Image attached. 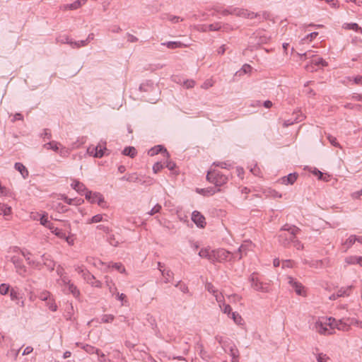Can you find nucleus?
Here are the masks:
<instances>
[{
    "mask_svg": "<svg viewBox=\"0 0 362 362\" xmlns=\"http://www.w3.org/2000/svg\"><path fill=\"white\" fill-rule=\"evenodd\" d=\"M281 231L283 233L279 235V241L284 246H287L291 243H294L296 240V235L300 231V229L295 226L285 224L281 228Z\"/></svg>",
    "mask_w": 362,
    "mask_h": 362,
    "instance_id": "obj_1",
    "label": "nucleus"
},
{
    "mask_svg": "<svg viewBox=\"0 0 362 362\" xmlns=\"http://www.w3.org/2000/svg\"><path fill=\"white\" fill-rule=\"evenodd\" d=\"M334 322L335 319L333 317L319 319L315 324L316 331L320 334H331L334 329Z\"/></svg>",
    "mask_w": 362,
    "mask_h": 362,
    "instance_id": "obj_2",
    "label": "nucleus"
},
{
    "mask_svg": "<svg viewBox=\"0 0 362 362\" xmlns=\"http://www.w3.org/2000/svg\"><path fill=\"white\" fill-rule=\"evenodd\" d=\"M250 287L255 291L262 293H268L270 291L269 283L264 282L259 275L256 273H253L250 276Z\"/></svg>",
    "mask_w": 362,
    "mask_h": 362,
    "instance_id": "obj_3",
    "label": "nucleus"
},
{
    "mask_svg": "<svg viewBox=\"0 0 362 362\" xmlns=\"http://www.w3.org/2000/svg\"><path fill=\"white\" fill-rule=\"evenodd\" d=\"M206 179L211 183H214L216 187H220L226 183L228 177L218 171L209 172L206 175Z\"/></svg>",
    "mask_w": 362,
    "mask_h": 362,
    "instance_id": "obj_4",
    "label": "nucleus"
},
{
    "mask_svg": "<svg viewBox=\"0 0 362 362\" xmlns=\"http://www.w3.org/2000/svg\"><path fill=\"white\" fill-rule=\"evenodd\" d=\"M85 197L91 204L97 203L98 206L103 208L106 207V202L103 196L100 192L87 191L85 194Z\"/></svg>",
    "mask_w": 362,
    "mask_h": 362,
    "instance_id": "obj_5",
    "label": "nucleus"
},
{
    "mask_svg": "<svg viewBox=\"0 0 362 362\" xmlns=\"http://www.w3.org/2000/svg\"><path fill=\"white\" fill-rule=\"evenodd\" d=\"M213 255V262H222L224 260L230 259L233 257V255L224 249L214 250Z\"/></svg>",
    "mask_w": 362,
    "mask_h": 362,
    "instance_id": "obj_6",
    "label": "nucleus"
},
{
    "mask_svg": "<svg viewBox=\"0 0 362 362\" xmlns=\"http://www.w3.org/2000/svg\"><path fill=\"white\" fill-rule=\"evenodd\" d=\"M325 66H327V63L322 58L316 57L311 60L310 64L305 66V69L308 71L313 72L316 71L318 67Z\"/></svg>",
    "mask_w": 362,
    "mask_h": 362,
    "instance_id": "obj_7",
    "label": "nucleus"
},
{
    "mask_svg": "<svg viewBox=\"0 0 362 362\" xmlns=\"http://www.w3.org/2000/svg\"><path fill=\"white\" fill-rule=\"evenodd\" d=\"M11 262L13 264L16 272L21 276H24L26 272V267L23 264V260L16 255H13L10 258Z\"/></svg>",
    "mask_w": 362,
    "mask_h": 362,
    "instance_id": "obj_8",
    "label": "nucleus"
},
{
    "mask_svg": "<svg viewBox=\"0 0 362 362\" xmlns=\"http://www.w3.org/2000/svg\"><path fill=\"white\" fill-rule=\"evenodd\" d=\"M205 289L211 293L214 297L218 303H222L224 297L221 293H219L218 289L210 282H206L205 284Z\"/></svg>",
    "mask_w": 362,
    "mask_h": 362,
    "instance_id": "obj_9",
    "label": "nucleus"
},
{
    "mask_svg": "<svg viewBox=\"0 0 362 362\" xmlns=\"http://www.w3.org/2000/svg\"><path fill=\"white\" fill-rule=\"evenodd\" d=\"M106 148L101 146L98 145L96 146H90L87 149V153L90 156H93L95 158H101L104 155V150H105Z\"/></svg>",
    "mask_w": 362,
    "mask_h": 362,
    "instance_id": "obj_10",
    "label": "nucleus"
},
{
    "mask_svg": "<svg viewBox=\"0 0 362 362\" xmlns=\"http://www.w3.org/2000/svg\"><path fill=\"white\" fill-rule=\"evenodd\" d=\"M288 283L295 289V291L298 295H304V288L301 283L297 281L295 279L291 276H288Z\"/></svg>",
    "mask_w": 362,
    "mask_h": 362,
    "instance_id": "obj_11",
    "label": "nucleus"
},
{
    "mask_svg": "<svg viewBox=\"0 0 362 362\" xmlns=\"http://www.w3.org/2000/svg\"><path fill=\"white\" fill-rule=\"evenodd\" d=\"M192 220L199 228H204L205 226V218L197 211H194L192 213Z\"/></svg>",
    "mask_w": 362,
    "mask_h": 362,
    "instance_id": "obj_12",
    "label": "nucleus"
},
{
    "mask_svg": "<svg viewBox=\"0 0 362 362\" xmlns=\"http://www.w3.org/2000/svg\"><path fill=\"white\" fill-rule=\"evenodd\" d=\"M71 186L74 189H75L77 192L81 194H83V193L85 194L87 191H89L83 183L76 180H74L72 182Z\"/></svg>",
    "mask_w": 362,
    "mask_h": 362,
    "instance_id": "obj_13",
    "label": "nucleus"
},
{
    "mask_svg": "<svg viewBox=\"0 0 362 362\" xmlns=\"http://www.w3.org/2000/svg\"><path fill=\"white\" fill-rule=\"evenodd\" d=\"M163 152L164 156L167 158L169 157V153L167 151L165 148H163V147L160 145H158L154 146L153 148H151L148 153L150 156H153L155 155H157L158 153Z\"/></svg>",
    "mask_w": 362,
    "mask_h": 362,
    "instance_id": "obj_14",
    "label": "nucleus"
},
{
    "mask_svg": "<svg viewBox=\"0 0 362 362\" xmlns=\"http://www.w3.org/2000/svg\"><path fill=\"white\" fill-rule=\"evenodd\" d=\"M214 250H211L210 248H202L200 250L199 255L202 258H206L210 260L211 262H213Z\"/></svg>",
    "mask_w": 362,
    "mask_h": 362,
    "instance_id": "obj_15",
    "label": "nucleus"
},
{
    "mask_svg": "<svg viewBox=\"0 0 362 362\" xmlns=\"http://www.w3.org/2000/svg\"><path fill=\"white\" fill-rule=\"evenodd\" d=\"M196 28L198 30L206 31L209 30H218L221 28L219 24H198Z\"/></svg>",
    "mask_w": 362,
    "mask_h": 362,
    "instance_id": "obj_16",
    "label": "nucleus"
},
{
    "mask_svg": "<svg viewBox=\"0 0 362 362\" xmlns=\"http://www.w3.org/2000/svg\"><path fill=\"white\" fill-rule=\"evenodd\" d=\"M337 328L339 330H341L344 332H347L350 329V325L349 322H344L343 320H340L339 321H337L335 320V322H334V329Z\"/></svg>",
    "mask_w": 362,
    "mask_h": 362,
    "instance_id": "obj_17",
    "label": "nucleus"
},
{
    "mask_svg": "<svg viewBox=\"0 0 362 362\" xmlns=\"http://www.w3.org/2000/svg\"><path fill=\"white\" fill-rule=\"evenodd\" d=\"M345 262L348 264H359L362 267V257L349 256L345 258Z\"/></svg>",
    "mask_w": 362,
    "mask_h": 362,
    "instance_id": "obj_18",
    "label": "nucleus"
},
{
    "mask_svg": "<svg viewBox=\"0 0 362 362\" xmlns=\"http://www.w3.org/2000/svg\"><path fill=\"white\" fill-rule=\"evenodd\" d=\"M44 264L51 271L54 270L55 262L51 259L49 255H43L42 256Z\"/></svg>",
    "mask_w": 362,
    "mask_h": 362,
    "instance_id": "obj_19",
    "label": "nucleus"
},
{
    "mask_svg": "<svg viewBox=\"0 0 362 362\" xmlns=\"http://www.w3.org/2000/svg\"><path fill=\"white\" fill-rule=\"evenodd\" d=\"M160 272H161L162 276L165 279L164 282L165 284L169 283L173 279L174 274L170 269H160Z\"/></svg>",
    "mask_w": 362,
    "mask_h": 362,
    "instance_id": "obj_20",
    "label": "nucleus"
},
{
    "mask_svg": "<svg viewBox=\"0 0 362 362\" xmlns=\"http://www.w3.org/2000/svg\"><path fill=\"white\" fill-rule=\"evenodd\" d=\"M298 175L296 173H291L287 176L282 177V183L284 185L293 184L296 180Z\"/></svg>",
    "mask_w": 362,
    "mask_h": 362,
    "instance_id": "obj_21",
    "label": "nucleus"
},
{
    "mask_svg": "<svg viewBox=\"0 0 362 362\" xmlns=\"http://www.w3.org/2000/svg\"><path fill=\"white\" fill-rule=\"evenodd\" d=\"M15 169L20 172L23 177L25 179L28 176V171L25 165H23L21 163H16Z\"/></svg>",
    "mask_w": 362,
    "mask_h": 362,
    "instance_id": "obj_22",
    "label": "nucleus"
},
{
    "mask_svg": "<svg viewBox=\"0 0 362 362\" xmlns=\"http://www.w3.org/2000/svg\"><path fill=\"white\" fill-rule=\"evenodd\" d=\"M218 305L223 313L227 314L228 317H230L233 313L232 308L229 305L224 303V300L222 301V303H218Z\"/></svg>",
    "mask_w": 362,
    "mask_h": 362,
    "instance_id": "obj_23",
    "label": "nucleus"
},
{
    "mask_svg": "<svg viewBox=\"0 0 362 362\" xmlns=\"http://www.w3.org/2000/svg\"><path fill=\"white\" fill-rule=\"evenodd\" d=\"M21 254L25 258V260L28 264L32 266H37V263L30 259V256L31 253L29 251L23 249V250H21Z\"/></svg>",
    "mask_w": 362,
    "mask_h": 362,
    "instance_id": "obj_24",
    "label": "nucleus"
},
{
    "mask_svg": "<svg viewBox=\"0 0 362 362\" xmlns=\"http://www.w3.org/2000/svg\"><path fill=\"white\" fill-rule=\"evenodd\" d=\"M219 190H220L219 189H217V191H219ZM197 191L198 193L203 194L204 196L212 195L216 192V189L214 187L206 188V189H197Z\"/></svg>",
    "mask_w": 362,
    "mask_h": 362,
    "instance_id": "obj_25",
    "label": "nucleus"
},
{
    "mask_svg": "<svg viewBox=\"0 0 362 362\" xmlns=\"http://www.w3.org/2000/svg\"><path fill=\"white\" fill-rule=\"evenodd\" d=\"M136 148L133 146L126 147L122 151L124 156H129L130 158H134L136 155Z\"/></svg>",
    "mask_w": 362,
    "mask_h": 362,
    "instance_id": "obj_26",
    "label": "nucleus"
},
{
    "mask_svg": "<svg viewBox=\"0 0 362 362\" xmlns=\"http://www.w3.org/2000/svg\"><path fill=\"white\" fill-rule=\"evenodd\" d=\"M103 221V214H97L93 216L92 218L86 220L87 224L91 223H97Z\"/></svg>",
    "mask_w": 362,
    "mask_h": 362,
    "instance_id": "obj_27",
    "label": "nucleus"
},
{
    "mask_svg": "<svg viewBox=\"0 0 362 362\" xmlns=\"http://www.w3.org/2000/svg\"><path fill=\"white\" fill-rule=\"evenodd\" d=\"M11 214V207L4 204L0 203V214L5 216H9Z\"/></svg>",
    "mask_w": 362,
    "mask_h": 362,
    "instance_id": "obj_28",
    "label": "nucleus"
},
{
    "mask_svg": "<svg viewBox=\"0 0 362 362\" xmlns=\"http://www.w3.org/2000/svg\"><path fill=\"white\" fill-rule=\"evenodd\" d=\"M352 286H347L346 288H341L340 289H339L337 292V296H339V297H342V296H349V291L351 289Z\"/></svg>",
    "mask_w": 362,
    "mask_h": 362,
    "instance_id": "obj_29",
    "label": "nucleus"
},
{
    "mask_svg": "<svg viewBox=\"0 0 362 362\" xmlns=\"http://www.w3.org/2000/svg\"><path fill=\"white\" fill-rule=\"evenodd\" d=\"M80 7H81L80 1H74L72 4L64 5L62 8H63V10L66 11V10H75Z\"/></svg>",
    "mask_w": 362,
    "mask_h": 362,
    "instance_id": "obj_30",
    "label": "nucleus"
},
{
    "mask_svg": "<svg viewBox=\"0 0 362 362\" xmlns=\"http://www.w3.org/2000/svg\"><path fill=\"white\" fill-rule=\"evenodd\" d=\"M357 240V236L356 235H350L344 243V245H346V248H350Z\"/></svg>",
    "mask_w": 362,
    "mask_h": 362,
    "instance_id": "obj_31",
    "label": "nucleus"
},
{
    "mask_svg": "<svg viewBox=\"0 0 362 362\" xmlns=\"http://www.w3.org/2000/svg\"><path fill=\"white\" fill-rule=\"evenodd\" d=\"M162 45L166 46L169 49H175L177 47H180L182 46V43L180 42H163L161 44Z\"/></svg>",
    "mask_w": 362,
    "mask_h": 362,
    "instance_id": "obj_32",
    "label": "nucleus"
},
{
    "mask_svg": "<svg viewBox=\"0 0 362 362\" xmlns=\"http://www.w3.org/2000/svg\"><path fill=\"white\" fill-rule=\"evenodd\" d=\"M58 145H59V143H57L56 141H51V142L45 144L44 146L47 149H52L54 151H57L59 149Z\"/></svg>",
    "mask_w": 362,
    "mask_h": 362,
    "instance_id": "obj_33",
    "label": "nucleus"
},
{
    "mask_svg": "<svg viewBox=\"0 0 362 362\" xmlns=\"http://www.w3.org/2000/svg\"><path fill=\"white\" fill-rule=\"evenodd\" d=\"M84 350L88 353V354H100V349L95 348L94 346H92L90 345H86L83 346Z\"/></svg>",
    "mask_w": 362,
    "mask_h": 362,
    "instance_id": "obj_34",
    "label": "nucleus"
},
{
    "mask_svg": "<svg viewBox=\"0 0 362 362\" xmlns=\"http://www.w3.org/2000/svg\"><path fill=\"white\" fill-rule=\"evenodd\" d=\"M162 209L161 205L159 204H156L148 213L147 214L150 216L155 215L156 214L160 213Z\"/></svg>",
    "mask_w": 362,
    "mask_h": 362,
    "instance_id": "obj_35",
    "label": "nucleus"
},
{
    "mask_svg": "<svg viewBox=\"0 0 362 362\" xmlns=\"http://www.w3.org/2000/svg\"><path fill=\"white\" fill-rule=\"evenodd\" d=\"M318 35L317 32H312L308 34L305 37L301 40L302 43H305L306 41L311 42L314 38H315Z\"/></svg>",
    "mask_w": 362,
    "mask_h": 362,
    "instance_id": "obj_36",
    "label": "nucleus"
},
{
    "mask_svg": "<svg viewBox=\"0 0 362 362\" xmlns=\"http://www.w3.org/2000/svg\"><path fill=\"white\" fill-rule=\"evenodd\" d=\"M230 317L233 320V321L235 324H237V325L242 324L243 319H242L241 316L238 313H236V312L232 313Z\"/></svg>",
    "mask_w": 362,
    "mask_h": 362,
    "instance_id": "obj_37",
    "label": "nucleus"
},
{
    "mask_svg": "<svg viewBox=\"0 0 362 362\" xmlns=\"http://www.w3.org/2000/svg\"><path fill=\"white\" fill-rule=\"evenodd\" d=\"M248 70H249V65L246 64H244L243 68L240 70L236 71V73L234 75V78H235L237 76H240L243 74H247Z\"/></svg>",
    "mask_w": 362,
    "mask_h": 362,
    "instance_id": "obj_38",
    "label": "nucleus"
},
{
    "mask_svg": "<svg viewBox=\"0 0 362 362\" xmlns=\"http://www.w3.org/2000/svg\"><path fill=\"white\" fill-rule=\"evenodd\" d=\"M69 291L73 294L74 296L77 297L79 295V291L73 284H69L67 286Z\"/></svg>",
    "mask_w": 362,
    "mask_h": 362,
    "instance_id": "obj_39",
    "label": "nucleus"
},
{
    "mask_svg": "<svg viewBox=\"0 0 362 362\" xmlns=\"http://www.w3.org/2000/svg\"><path fill=\"white\" fill-rule=\"evenodd\" d=\"M346 30H353L356 32L361 31L362 33V28L358 26V24H345L344 27Z\"/></svg>",
    "mask_w": 362,
    "mask_h": 362,
    "instance_id": "obj_40",
    "label": "nucleus"
},
{
    "mask_svg": "<svg viewBox=\"0 0 362 362\" xmlns=\"http://www.w3.org/2000/svg\"><path fill=\"white\" fill-rule=\"evenodd\" d=\"M327 139L329 140V141L330 142V144L335 146V147H338V148H341V145L339 144V142H337V138L330 135V134H328L327 136Z\"/></svg>",
    "mask_w": 362,
    "mask_h": 362,
    "instance_id": "obj_41",
    "label": "nucleus"
},
{
    "mask_svg": "<svg viewBox=\"0 0 362 362\" xmlns=\"http://www.w3.org/2000/svg\"><path fill=\"white\" fill-rule=\"evenodd\" d=\"M39 298L43 301H47L50 299V293L47 291H44L39 294Z\"/></svg>",
    "mask_w": 362,
    "mask_h": 362,
    "instance_id": "obj_42",
    "label": "nucleus"
},
{
    "mask_svg": "<svg viewBox=\"0 0 362 362\" xmlns=\"http://www.w3.org/2000/svg\"><path fill=\"white\" fill-rule=\"evenodd\" d=\"M115 317L112 315H103L101 317V322L103 323L112 322Z\"/></svg>",
    "mask_w": 362,
    "mask_h": 362,
    "instance_id": "obj_43",
    "label": "nucleus"
},
{
    "mask_svg": "<svg viewBox=\"0 0 362 362\" xmlns=\"http://www.w3.org/2000/svg\"><path fill=\"white\" fill-rule=\"evenodd\" d=\"M47 305L52 311H56L57 310V305L54 303L53 299H49L47 301Z\"/></svg>",
    "mask_w": 362,
    "mask_h": 362,
    "instance_id": "obj_44",
    "label": "nucleus"
},
{
    "mask_svg": "<svg viewBox=\"0 0 362 362\" xmlns=\"http://www.w3.org/2000/svg\"><path fill=\"white\" fill-rule=\"evenodd\" d=\"M9 285L6 284H1L0 285V293L1 295H6L8 293V291H9Z\"/></svg>",
    "mask_w": 362,
    "mask_h": 362,
    "instance_id": "obj_45",
    "label": "nucleus"
},
{
    "mask_svg": "<svg viewBox=\"0 0 362 362\" xmlns=\"http://www.w3.org/2000/svg\"><path fill=\"white\" fill-rule=\"evenodd\" d=\"M194 85H195V81L192 79H187L183 81V86L186 88H192L194 86Z\"/></svg>",
    "mask_w": 362,
    "mask_h": 362,
    "instance_id": "obj_46",
    "label": "nucleus"
},
{
    "mask_svg": "<svg viewBox=\"0 0 362 362\" xmlns=\"http://www.w3.org/2000/svg\"><path fill=\"white\" fill-rule=\"evenodd\" d=\"M107 240L112 246L117 247L119 245V241L115 240L114 235H110Z\"/></svg>",
    "mask_w": 362,
    "mask_h": 362,
    "instance_id": "obj_47",
    "label": "nucleus"
},
{
    "mask_svg": "<svg viewBox=\"0 0 362 362\" xmlns=\"http://www.w3.org/2000/svg\"><path fill=\"white\" fill-rule=\"evenodd\" d=\"M300 121H301V119H298V118H297V117L294 120H292V119L284 120L283 122V126H284V127H288V126H290L294 123L300 122Z\"/></svg>",
    "mask_w": 362,
    "mask_h": 362,
    "instance_id": "obj_48",
    "label": "nucleus"
},
{
    "mask_svg": "<svg viewBox=\"0 0 362 362\" xmlns=\"http://www.w3.org/2000/svg\"><path fill=\"white\" fill-rule=\"evenodd\" d=\"M329 358L325 354L320 353L317 356V362H327Z\"/></svg>",
    "mask_w": 362,
    "mask_h": 362,
    "instance_id": "obj_49",
    "label": "nucleus"
},
{
    "mask_svg": "<svg viewBox=\"0 0 362 362\" xmlns=\"http://www.w3.org/2000/svg\"><path fill=\"white\" fill-rule=\"evenodd\" d=\"M213 86H214L213 80L207 79L203 83V84L202 85L201 87H202V88H204V89H208Z\"/></svg>",
    "mask_w": 362,
    "mask_h": 362,
    "instance_id": "obj_50",
    "label": "nucleus"
},
{
    "mask_svg": "<svg viewBox=\"0 0 362 362\" xmlns=\"http://www.w3.org/2000/svg\"><path fill=\"white\" fill-rule=\"evenodd\" d=\"M52 233H54L57 237L60 238H65L66 234L63 230L58 229L57 228H54V230H52Z\"/></svg>",
    "mask_w": 362,
    "mask_h": 362,
    "instance_id": "obj_51",
    "label": "nucleus"
},
{
    "mask_svg": "<svg viewBox=\"0 0 362 362\" xmlns=\"http://www.w3.org/2000/svg\"><path fill=\"white\" fill-rule=\"evenodd\" d=\"M88 45V42L86 40H81V41H78V42H73V46L72 47L73 48L74 47H84L86 45Z\"/></svg>",
    "mask_w": 362,
    "mask_h": 362,
    "instance_id": "obj_52",
    "label": "nucleus"
},
{
    "mask_svg": "<svg viewBox=\"0 0 362 362\" xmlns=\"http://www.w3.org/2000/svg\"><path fill=\"white\" fill-rule=\"evenodd\" d=\"M294 262L293 260L291 259H286L283 261L282 263V268H292L293 267Z\"/></svg>",
    "mask_w": 362,
    "mask_h": 362,
    "instance_id": "obj_53",
    "label": "nucleus"
},
{
    "mask_svg": "<svg viewBox=\"0 0 362 362\" xmlns=\"http://www.w3.org/2000/svg\"><path fill=\"white\" fill-rule=\"evenodd\" d=\"M98 356V361L100 362H111L110 359H108L105 354H104L100 350V354H97Z\"/></svg>",
    "mask_w": 362,
    "mask_h": 362,
    "instance_id": "obj_54",
    "label": "nucleus"
},
{
    "mask_svg": "<svg viewBox=\"0 0 362 362\" xmlns=\"http://www.w3.org/2000/svg\"><path fill=\"white\" fill-rule=\"evenodd\" d=\"M348 321L349 322V323L350 326L355 325V326H358L361 328L362 321H359L356 318L348 319Z\"/></svg>",
    "mask_w": 362,
    "mask_h": 362,
    "instance_id": "obj_55",
    "label": "nucleus"
},
{
    "mask_svg": "<svg viewBox=\"0 0 362 362\" xmlns=\"http://www.w3.org/2000/svg\"><path fill=\"white\" fill-rule=\"evenodd\" d=\"M214 165L216 166H218L221 168H229L231 166V164L228 162H218V163H214Z\"/></svg>",
    "mask_w": 362,
    "mask_h": 362,
    "instance_id": "obj_56",
    "label": "nucleus"
},
{
    "mask_svg": "<svg viewBox=\"0 0 362 362\" xmlns=\"http://www.w3.org/2000/svg\"><path fill=\"white\" fill-rule=\"evenodd\" d=\"M112 267L119 272L123 273L125 272V269L121 263H115L112 264Z\"/></svg>",
    "mask_w": 362,
    "mask_h": 362,
    "instance_id": "obj_57",
    "label": "nucleus"
},
{
    "mask_svg": "<svg viewBox=\"0 0 362 362\" xmlns=\"http://www.w3.org/2000/svg\"><path fill=\"white\" fill-rule=\"evenodd\" d=\"M163 165L159 162L156 163L153 166V170L155 173H158L161 169H163Z\"/></svg>",
    "mask_w": 362,
    "mask_h": 362,
    "instance_id": "obj_58",
    "label": "nucleus"
},
{
    "mask_svg": "<svg viewBox=\"0 0 362 362\" xmlns=\"http://www.w3.org/2000/svg\"><path fill=\"white\" fill-rule=\"evenodd\" d=\"M59 42L61 43H66L69 44L71 47L73 46V41L70 40L68 37H63L61 39L58 40Z\"/></svg>",
    "mask_w": 362,
    "mask_h": 362,
    "instance_id": "obj_59",
    "label": "nucleus"
},
{
    "mask_svg": "<svg viewBox=\"0 0 362 362\" xmlns=\"http://www.w3.org/2000/svg\"><path fill=\"white\" fill-rule=\"evenodd\" d=\"M10 297L12 300H15L18 298V293L13 288L10 291Z\"/></svg>",
    "mask_w": 362,
    "mask_h": 362,
    "instance_id": "obj_60",
    "label": "nucleus"
},
{
    "mask_svg": "<svg viewBox=\"0 0 362 362\" xmlns=\"http://www.w3.org/2000/svg\"><path fill=\"white\" fill-rule=\"evenodd\" d=\"M250 173H252L254 175L261 177L262 175V173L259 168L255 167L254 168H250Z\"/></svg>",
    "mask_w": 362,
    "mask_h": 362,
    "instance_id": "obj_61",
    "label": "nucleus"
},
{
    "mask_svg": "<svg viewBox=\"0 0 362 362\" xmlns=\"http://www.w3.org/2000/svg\"><path fill=\"white\" fill-rule=\"evenodd\" d=\"M23 117L21 113H16L13 115V117L11 119V122H15L16 120H23Z\"/></svg>",
    "mask_w": 362,
    "mask_h": 362,
    "instance_id": "obj_62",
    "label": "nucleus"
},
{
    "mask_svg": "<svg viewBox=\"0 0 362 362\" xmlns=\"http://www.w3.org/2000/svg\"><path fill=\"white\" fill-rule=\"evenodd\" d=\"M294 247H296L297 250H303V245L298 240L296 239L293 243Z\"/></svg>",
    "mask_w": 362,
    "mask_h": 362,
    "instance_id": "obj_63",
    "label": "nucleus"
},
{
    "mask_svg": "<svg viewBox=\"0 0 362 362\" xmlns=\"http://www.w3.org/2000/svg\"><path fill=\"white\" fill-rule=\"evenodd\" d=\"M354 82L356 85H362V76H356L354 78Z\"/></svg>",
    "mask_w": 362,
    "mask_h": 362,
    "instance_id": "obj_64",
    "label": "nucleus"
}]
</instances>
